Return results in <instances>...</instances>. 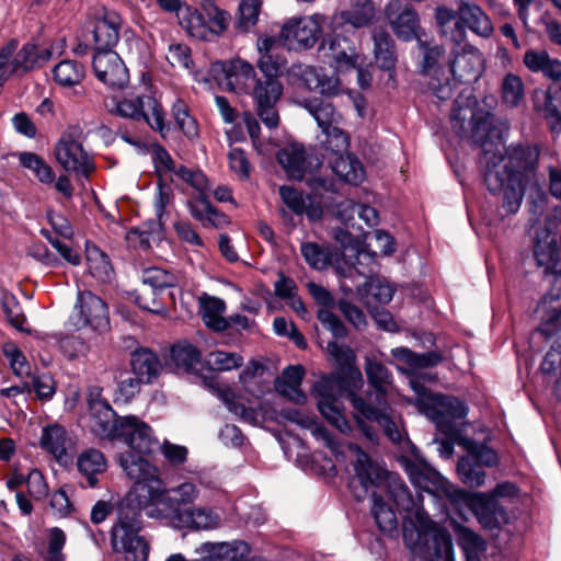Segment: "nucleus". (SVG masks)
<instances>
[{
	"label": "nucleus",
	"mask_w": 561,
	"mask_h": 561,
	"mask_svg": "<svg viewBox=\"0 0 561 561\" xmlns=\"http://www.w3.org/2000/svg\"><path fill=\"white\" fill-rule=\"evenodd\" d=\"M118 461L135 485L119 503L117 523L112 528V547L124 553L126 561H147L149 545L139 536L141 508H150L148 514L153 518L183 522L182 507L193 504L199 491L192 482L167 489L160 469L142 456L124 451Z\"/></svg>",
	"instance_id": "nucleus-1"
},
{
	"label": "nucleus",
	"mask_w": 561,
	"mask_h": 561,
	"mask_svg": "<svg viewBox=\"0 0 561 561\" xmlns=\"http://www.w3.org/2000/svg\"><path fill=\"white\" fill-rule=\"evenodd\" d=\"M356 459L353 462L355 478L363 489L368 491L388 480L389 494L396 506L407 513L409 520L403 525V540L413 556L425 561H454L453 541L450 535L435 527L430 516L422 510H414V501L408 486L396 476H390L378 463L371 461L369 456L357 446H351Z\"/></svg>",
	"instance_id": "nucleus-2"
},
{
	"label": "nucleus",
	"mask_w": 561,
	"mask_h": 561,
	"mask_svg": "<svg viewBox=\"0 0 561 561\" xmlns=\"http://www.w3.org/2000/svg\"><path fill=\"white\" fill-rule=\"evenodd\" d=\"M450 117L455 133L481 147L484 181L490 192L501 193L510 183L520 181V176L505 161L503 142L491 139L492 122L488 112L472 108L470 102L460 106L457 99Z\"/></svg>",
	"instance_id": "nucleus-3"
},
{
	"label": "nucleus",
	"mask_w": 561,
	"mask_h": 561,
	"mask_svg": "<svg viewBox=\"0 0 561 561\" xmlns=\"http://www.w3.org/2000/svg\"><path fill=\"white\" fill-rule=\"evenodd\" d=\"M91 431L100 438L123 440L135 456L151 454L158 439L151 427L134 415L117 417L108 402H94L90 409Z\"/></svg>",
	"instance_id": "nucleus-4"
},
{
	"label": "nucleus",
	"mask_w": 561,
	"mask_h": 561,
	"mask_svg": "<svg viewBox=\"0 0 561 561\" xmlns=\"http://www.w3.org/2000/svg\"><path fill=\"white\" fill-rule=\"evenodd\" d=\"M411 388L417 396L415 404L420 412L434 422L442 433L454 435L457 422L467 415L466 405L457 398L432 393L416 380L411 381Z\"/></svg>",
	"instance_id": "nucleus-5"
},
{
	"label": "nucleus",
	"mask_w": 561,
	"mask_h": 561,
	"mask_svg": "<svg viewBox=\"0 0 561 561\" xmlns=\"http://www.w3.org/2000/svg\"><path fill=\"white\" fill-rule=\"evenodd\" d=\"M450 71L462 83L476 82L483 73L485 59L479 48L467 42V31L459 24L450 31Z\"/></svg>",
	"instance_id": "nucleus-6"
},
{
	"label": "nucleus",
	"mask_w": 561,
	"mask_h": 561,
	"mask_svg": "<svg viewBox=\"0 0 561 561\" xmlns=\"http://www.w3.org/2000/svg\"><path fill=\"white\" fill-rule=\"evenodd\" d=\"M111 113L133 121H144L163 137L169 130L161 104L151 95L114 98L106 105Z\"/></svg>",
	"instance_id": "nucleus-7"
},
{
	"label": "nucleus",
	"mask_w": 561,
	"mask_h": 561,
	"mask_svg": "<svg viewBox=\"0 0 561 561\" xmlns=\"http://www.w3.org/2000/svg\"><path fill=\"white\" fill-rule=\"evenodd\" d=\"M324 23L321 14L293 18L284 24L279 39L289 50L309 49L319 41Z\"/></svg>",
	"instance_id": "nucleus-8"
},
{
	"label": "nucleus",
	"mask_w": 561,
	"mask_h": 561,
	"mask_svg": "<svg viewBox=\"0 0 561 561\" xmlns=\"http://www.w3.org/2000/svg\"><path fill=\"white\" fill-rule=\"evenodd\" d=\"M283 83L278 78H259L253 87L252 96L257 115L268 128L278 125L279 117L275 106L283 95Z\"/></svg>",
	"instance_id": "nucleus-9"
},
{
	"label": "nucleus",
	"mask_w": 561,
	"mask_h": 561,
	"mask_svg": "<svg viewBox=\"0 0 561 561\" xmlns=\"http://www.w3.org/2000/svg\"><path fill=\"white\" fill-rule=\"evenodd\" d=\"M55 158L67 172L77 175L89 176L94 170V164L81 142L71 134H64L55 146Z\"/></svg>",
	"instance_id": "nucleus-10"
},
{
	"label": "nucleus",
	"mask_w": 561,
	"mask_h": 561,
	"mask_svg": "<svg viewBox=\"0 0 561 561\" xmlns=\"http://www.w3.org/2000/svg\"><path fill=\"white\" fill-rule=\"evenodd\" d=\"M385 14L399 39L404 42L416 39L422 44L419 15L411 4L400 0H390L385 9Z\"/></svg>",
	"instance_id": "nucleus-11"
},
{
	"label": "nucleus",
	"mask_w": 561,
	"mask_h": 561,
	"mask_svg": "<svg viewBox=\"0 0 561 561\" xmlns=\"http://www.w3.org/2000/svg\"><path fill=\"white\" fill-rule=\"evenodd\" d=\"M77 329L91 325L101 329L108 324V308L106 304L91 291L78 295L75 314L71 318Z\"/></svg>",
	"instance_id": "nucleus-12"
},
{
	"label": "nucleus",
	"mask_w": 561,
	"mask_h": 561,
	"mask_svg": "<svg viewBox=\"0 0 561 561\" xmlns=\"http://www.w3.org/2000/svg\"><path fill=\"white\" fill-rule=\"evenodd\" d=\"M95 77L111 88L122 89L129 80L122 58L113 50L96 51L92 60Z\"/></svg>",
	"instance_id": "nucleus-13"
},
{
	"label": "nucleus",
	"mask_w": 561,
	"mask_h": 561,
	"mask_svg": "<svg viewBox=\"0 0 561 561\" xmlns=\"http://www.w3.org/2000/svg\"><path fill=\"white\" fill-rule=\"evenodd\" d=\"M348 399L354 410H356L367 421L378 423L383 428L385 434L390 440L393 443H400L403 439V431L391 416V410L387 403L373 407L355 393H350Z\"/></svg>",
	"instance_id": "nucleus-14"
},
{
	"label": "nucleus",
	"mask_w": 561,
	"mask_h": 561,
	"mask_svg": "<svg viewBox=\"0 0 561 561\" xmlns=\"http://www.w3.org/2000/svg\"><path fill=\"white\" fill-rule=\"evenodd\" d=\"M122 20L114 11L103 9L92 22V38L96 51L112 50L119 38Z\"/></svg>",
	"instance_id": "nucleus-15"
},
{
	"label": "nucleus",
	"mask_w": 561,
	"mask_h": 561,
	"mask_svg": "<svg viewBox=\"0 0 561 561\" xmlns=\"http://www.w3.org/2000/svg\"><path fill=\"white\" fill-rule=\"evenodd\" d=\"M291 72L310 91L329 96L340 92V80L335 75L327 76L321 69L309 65H295Z\"/></svg>",
	"instance_id": "nucleus-16"
},
{
	"label": "nucleus",
	"mask_w": 561,
	"mask_h": 561,
	"mask_svg": "<svg viewBox=\"0 0 561 561\" xmlns=\"http://www.w3.org/2000/svg\"><path fill=\"white\" fill-rule=\"evenodd\" d=\"M523 64L525 68L545 79L559 83L561 82V60L551 56L545 48H529L524 53Z\"/></svg>",
	"instance_id": "nucleus-17"
},
{
	"label": "nucleus",
	"mask_w": 561,
	"mask_h": 561,
	"mask_svg": "<svg viewBox=\"0 0 561 561\" xmlns=\"http://www.w3.org/2000/svg\"><path fill=\"white\" fill-rule=\"evenodd\" d=\"M559 256L554 233L547 226L538 228L534 239V257L537 265L542 267L546 274H556Z\"/></svg>",
	"instance_id": "nucleus-18"
},
{
	"label": "nucleus",
	"mask_w": 561,
	"mask_h": 561,
	"mask_svg": "<svg viewBox=\"0 0 561 561\" xmlns=\"http://www.w3.org/2000/svg\"><path fill=\"white\" fill-rule=\"evenodd\" d=\"M457 13L459 20L454 23L453 30L460 24L465 30L467 26L473 34L482 38H490L493 35V23L480 5L460 1Z\"/></svg>",
	"instance_id": "nucleus-19"
},
{
	"label": "nucleus",
	"mask_w": 561,
	"mask_h": 561,
	"mask_svg": "<svg viewBox=\"0 0 561 561\" xmlns=\"http://www.w3.org/2000/svg\"><path fill=\"white\" fill-rule=\"evenodd\" d=\"M51 57L53 50L47 49L44 45L25 43L19 50L14 51L11 68L15 75H24L43 67Z\"/></svg>",
	"instance_id": "nucleus-20"
},
{
	"label": "nucleus",
	"mask_w": 561,
	"mask_h": 561,
	"mask_svg": "<svg viewBox=\"0 0 561 561\" xmlns=\"http://www.w3.org/2000/svg\"><path fill=\"white\" fill-rule=\"evenodd\" d=\"M199 554H206L208 561H261L249 559L250 547L247 542H204L198 549Z\"/></svg>",
	"instance_id": "nucleus-21"
},
{
	"label": "nucleus",
	"mask_w": 561,
	"mask_h": 561,
	"mask_svg": "<svg viewBox=\"0 0 561 561\" xmlns=\"http://www.w3.org/2000/svg\"><path fill=\"white\" fill-rule=\"evenodd\" d=\"M207 387L217 396L227 409L243 422L256 424L257 411L253 407H248L242 398L229 386H220L215 380L206 381Z\"/></svg>",
	"instance_id": "nucleus-22"
},
{
	"label": "nucleus",
	"mask_w": 561,
	"mask_h": 561,
	"mask_svg": "<svg viewBox=\"0 0 561 561\" xmlns=\"http://www.w3.org/2000/svg\"><path fill=\"white\" fill-rule=\"evenodd\" d=\"M504 153L507 156L506 161L514 173L520 176L522 182L524 178L537 169L540 152L536 145H513L508 149H505Z\"/></svg>",
	"instance_id": "nucleus-23"
},
{
	"label": "nucleus",
	"mask_w": 561,
	"mask_h": 561,
	"mask_svg": "<svg viewBox=\"0 0 561 561\" xmlns=\"http://www.w3.org/2000/svg\"><path fill=\"white\" fill-rule=\"evenodd\" d=\"M325 56L331 59L334 67L339 70H348L357 68L359 56L351 42L344 37L335 36L328 43V47L323 46Z\"/></svg>",
	"instance_id": "nucleus-24"
},
{
	"label": "nucleus",
	"mask_w": 561,
	"mask_h": 561,
	"mask_svg": "<svg viewBox=\"0 0 561 561\" xmlns=\"http://www.w3.org/2000/svg\"><path fill=\"white\" fill-rule=\"evenodd\" d=\"M277 160L287 175L295 180H302L309 168L306 150L297 144L282 148L277 152Z\"/></svg>",
	"instance_id": "nucleus-25"
},
{
	"label": "nucleus",
	"mask_w": 561,
	"mask_h": 561,
	"mask_svg": "<svg viewBox=\"0 0 561 561\" xmlns=\"http://www.w3.org/2000/svg\"><path fill=\"white\" fill-rule=\"evenodd\" d=\"M375 15L371 0H351V7L336 14L333 19L335 25L351 24L355 28L368 25Z\"/></svg>",
	"instance_id": "nucleus-26"
},
{
	"label": "nucleus",
	"mask_w": 561,
	"mask_h": 561,
	"mask_svg": "<svg viewBox=\"0 0 561 561\" xmlns=\"http://www.w3.org/2000/svg\"><path fill=\"white\" fill-rule=\"evenodd\" d=\"M79 472L85 478L90 488H94L99 479L107 469V462L104 455L94 448L83 450L77 460Z\"/></svg>",
	"instance_id": "nucleus-27"
},
{
	"label": "nucleus",
	"mask_w": 561,
	"mask_h": 561,
	"mask_svg": "<svg viewBox=\"0 0 561 561\" xmlns=\"http://www.w3.org/2000/svg\"><path fill=\"white\" fill-rule=\"evenodd\" d=\"M69 445L70 440L64 427L53 425L43 430L41 446L51 454L59 463L66 465L68 462L67 450Z\"/></svg>",
	"instance_id": "nucleus-28"
},
{
	"label": "nucleus",
	"mask_w": 561,
	"mask_h": 561,
	"mask_svg": "<svg viewBox=\"0 0 561 561\" xmlns=\"http://www.w3.org/2000/svg\"><path fill=\"white\" fill-rule=\"evenodd\" d=\"M365 373L369 385L376 390V401L378 404L386 403L385 397L392 388V376L386 366L374 359L366 358Z\"/></svg>",
	"instance_id": "nucleus-29"
},
{
	"label": "nucleus",
	"mask_w": 561,
	"mask_h": 561,
	"mask_svg": "<svg viewBox=\"0 0 561 561\" xmlns=\"http://www.w3.org/2000/svg\"><path fill=\"white\" fill-rule=\"evenodd\" d=\"M330 163L334 174L345 183L358 185L365 178L362 162L353 154H337Z\"/></svg>",
	"instance_id": "nucleus-30"
},
{
	"label": "nucleus",
	"mask_w": 561,
	"mask_h": 561,
	"mask_svg": "<svg viewBox=\"0 0 561 561\" xmlns=\"http://www.w3.org/2000/svg\"><path fill=\"white\" fill-rule=\"evenodd\" d=\"M375 59L377 65L389 71V80H393V72L397 62L394 42L383 30H376L374 33Z\"/></svg>",
	"instance_id": "nucleus-31"
},
{
	"label": "nucleus",
	"mask_w": 561,
	"mask_h": 561,
	"mask_svg": "<svg viewBox=\"0 0 561 561\" xmlns=\"http://www.w3.org/2000/svg\"><path fill=\"white\" fill-rule=\"evenodd\" d=\"M178 20L181 27L191 37L205 41L210 35L209 24L196 8L187 4L184 8H181L178 13Z\"/></svg>",
	"instance_id": "nucleus-32"
},
{
	"label": "nucleus",
	"mask_w": 561,
	"mask_h": 561,
	"mask_svg": "<svg viewBox=\"0 0 561 561\" xmlns=\"http://www.w3.org/2000/svg\"><path fill=\"white\" fill-rule=\"evenodd\" d=\"M266 367L257 362L251 360L239 375V381L245 392L260 398L268 389V382L264 380Z\"/></svg>",
	"instance_id": "nucleus-33"
},
{
	"label": "nucleus",
	"mask_w": 561,
	"mask_h": 561,
	"mask_svg": "<svg viewBox=\"0 0 561 561\" xmlns=\"http://www.w3.org/2000/svg\"><path fill=\"white\" fill-rule=\"evenodd\" d=\"M53 79L61 88L79 85L85 77V67L75 59H65L53 68Z\"/></svg>",
	"instance_id": "nucleus-34"
},
{
	"label": "nucleus",
	"mask_w": 561,
	"mask_h": 561,
	"mask_svg": "<svg viewBox=\"0 0 561 561\" xmlns=\"http://www.w3.org/2000/svg\"><path fill=\"white\" fill-rule=\"evenodd\" d=\"M171 363L185 373H196L202 366L201 352L187 342H180L172 346Z\"/></svg>",
	"instance_id": "nucleus-35"
},
{
	"label": "nucleus",
	"mask_w": 561,
	"mask_h": 561,
	"mask_svg": "<svg viewBox=\"0 0 561 561\" xmlns=\"http://www.w3.org/2000/svg\"><path fill=\"white\" fill-rule=\"evenodd\" d=\"M130 365L134 375L139 376L146 382L156 378L161 369L157 355L147 348H140L131 353Z\"/></svg>",
	"instance_id": "nucleus-36"
},
{
	"label": "nucleus",
	"mask_w": 561,
	"mask_h": 561,
	"mask_svg": "<svg viewBox=\"0 0 561 561\" xmlns=\"http://www.w3.org/2000/svg\"><path fill=\"white\" fill-rule=\"evenodd\" d=\"M502 104L510 108H518L525 102V83L520 76L508 72L501 82Z\"/></svg>",
	"instance_id": "nucleus-37"
},
{
	"label": "nucleus",
	"mask_w": 561,
	"mask_h": 561,
	"mask_svg": "<svg viewBox=\"0 0 561 561\" xmlns=\"http://www.w3.org/2000/svg\"><path fill=\"white\" fill-rule=\"evenodd\" d=\"M226 304L222 299L216 297H205L201 300V313L205 324L215 330L224 331L228 328V322L224 318Z\"/></svg>",
	"instance_id": "nucleus-38"
},
{
	"label": "nucleus",
	"mask_w": 561,
	"mask_h": 561,
	"mask_svg": "<svg viewBox=\"0 0 561 561\" xmlns=\"http://www.w3.org/2000/svg\"><path fill=\"white\" fill-rule=\"evenodd\" d=\"M305 107L314 117L322 130L340 125L342 121L341 114L335 111L333 105L322 99L306 101Z\"/></svg>",
	"instance_id": "nucleus-39"
},
{
	"label": "nucleus",
	"mask_w": 561,
	"mask_h": 561,
	"mask_svg": "<svg viewBox=\"0 0 561 561\" xmlns=\"http://www.w3.org/2000/svg\"><path fill=\"white\" fill-rule=\"evenodd\" d=\"M20 164L30 170L42 184H53L55 182V172L53 168L41 156L23 151L18 154Z\"/></svg>",
	"instance_id": "nucleus-40"
},
{
	"label": "nucleus",
	"mask_w": 561,
	"mask_h": 561,
	"mask_svg": "<svg viewBox=\"0 0 561 561\" xmlns=\"http://www.w3.org/2000/svg\"><path fill=\"white\" fill-rule=\"evenodd\" d=\"M87 263L90 274L100 282L111 278L113 268L108 256L95 245L87 247Z\"/></svg>",
	"instance_id": "nucleus-41"
},
{
	"label": "nucleus",
	"mask_w": 561,
	"mask_h": 561,
	"mask_svg": "<svg viewBox=\"0 0 561 561\" xmlns=\"http://www.w3.org/2000/svg\"><path fill=\"white\" fill-rule=\"evenodd\" d=\"M172 116L183 135L193 140L198 136V124L190 114V108L183 100L178 99L172 105Z\"/></svg>",
	"instance_id": "nucleus-42"
},
{
	"label": "nucleus",
	"mask_w": 561,
	"mask_h": 561,
	"mask_svg": "<svg viewBox=\"0 0 561 561\" xmlns=\"http://www.w3.org/2000/svg\"><path fill=\"white\" fill-rule=\"evenodd\" d=\"M392 355L414 368L433 367L442 362L443 357L436 352L416 354L409 348L398 347L392 350Z\"/></svg>",
	"instance_id": "nucleus-43"
},
{
	"label": "nucleus",
	"mask_w": 561,
	"mask_h": 561,
	"mask_svg": "<svg viewBox=\"0 0 561 561\" xmlns=\"http://www.w3.org/2000/svg\"><path fill=\"white\" fill-rule=\"evenodd\" d=\"M517 494V488L512 482H502L491 493H477L476 506L480 510L494 511L497 497H513Z\"/></svg>",
	"instance_id": "nucleus-44"
},
{
	"label": "nucleus",
	"mask_w": 561,
	"mask_h": 561,
	"mask_svg": "<svg viewBox=\"0 0 561 561\" xmlns=\"http://www.w3.org/2000/svg\"><path fill=\"white\" fill-rule=\"evenodd\" d=\"M320 413L336 427L341 433L347 434L351 431V425L345 416L341 413L335 399L331 397H322L318 402Z\"/></svg>",
	"instance_id": "nucleus-45"
},
{
	"label": "nucleus",
	"mask_w": 561,
	"mask_h": 561,
	"mask_svg": "<svg viewBox=\"0 0 561 561\" xmlns=\"http://www.w3.org/2000/svg\"><path fill=\"white\" fill-rule=\"evenodd\" d=\"M373 514L382 533H392L397 529L398 522L393 510L383 502L381 496L373 494Z\"/></svg>",
	"instance_id": "nucleus-46"
},
{
	"label": "nucleus",
	"mask_w": 561,
	"mask_h": 561,
	"mask_svg": "<svg viewBox=\"0 0 561 561\" xmlns=\"http://www.w3.org/2000/svg\"><path fill=\"white\" fill-rule=\"evenodd\" d=\"M205 363L214 371H228L241 367L243 357L234 352L214 351L207 355Z\"/></svg>",
	"instance_id": "nucleus-47"
},
{
	"label": "nucleus",
	"mask_w": 561,
	"mask_h": 561,
	"mask_svg": "<svg viewBox=\"0 0 561 561\" xmlns=\"http://www.w3.org/2000/svg\"><path fill=\"white\" fill-rule=\"evenodd\" d=\"M457 471L460 480L471 488H478L484 483L485 472L483 471V467L474 460H471V458H460L457 465Z\"/></svg>",
	"instance_id": "nucleus-48"
},
{
	"label": "nucleus",
	"mask_w": 561,
	"mask_h": 561,
	"mask_svg": "<svg viewBox=\"0 0 561 561\" xmlns=\"http://www.w3.org/2000/svg\"><path fill=\"white\" fill-rule=\"evenodd\" d=\"M185 522L196 529H215L220 526L221 518L210 508L197 507L185 511Z\"/></svg>",
	"instance_id": "nucleus-49"
},
{
	"label": "nucleus",
	"mask_w": 561,
	"mask_h": 561,
	"mask_svg": "<svg viewBox=\"0 0 561 561\" xmlns=\"http://www.w3.org/2000/svg\"><path fill=\"white\" fill-rule=\"evenodd\" d=\"M458 545L462 549L465 557H482L485 552V541L474 531L466 527L458 529Z\"/></svg>",
	"instance_id": "nucleus-50"
},
{
	"label": "nucleus",
	"mask_w": 561,
	"mask_h": 561,
	"mask_svg": "<svg viewBox=\"0 0 561 561\" xmlns=\"http://www.w3.org/2000/svg\"><path fill=\"white\" fill-rule=\"evenodd\" d=\"M142 283L144 288L153 289L157 291L158 289H164L167 287H172L176 283V277L160 267H149L144 271L142 274Z\"/></svg>",
	"instance_id": "nucleus-51"
},
{
	"label": "nucleus",
	"mask_w": 561,
	"mask_h": 561,
	"mask_svg": "<svg viewBox=\"0 0 561 561\" xmlns=\"http://www.w3.org/2000/svg\"><path fill=\"white\" fill-rule=\"evenodd\" d=\"M462 446L466 448L468 455L466 458H471L482 467H493L497 462L496 454L483 444H479L471 439H463Z\"/></svg>",
	"instance_id": "nucleus-52"
},
{
	"label": "nucleus",
	"mask_w": 561,
	"mask_h": 561,
	"mask_svg": "<svg viewBox=\"0 0 561 561\" xmlns=\"http://www.w3.org/2000/svg\"><path fill=\"white\" fill-rule=\"evenodd\" d=\"M301 255L304 256L305 261L316 270H324L327 268L330 263V255L329 253L321 248L319 244L314 242H306L301 244L300 248Z\"/></svg>",
	"instance_id": "nucleus-53"
},
{
	"label": "nucleus",
	"mask_w": 561,
	"mask_h": 561,
	"mask_svg": "<svg viewBox=\"0 0 561 561\" xmlns=\"http://www.w3.org/2000/svg\"><path fill=\"white\" fill-rule=\"evenodd\" d=\"M262 0H241L239 4L238 27L242 31H249L259 20Z\"/></svg>",
	"instance_id": "nucleus-54"
},
{
	"label": "nucleus",
	"mask_w": 561,
	"mask_h": 561,
	"mask_svg": "<svg viewBox=\"0 0 561 561\" xmlns=\"http://www.w3.org/2000/svg\"><path fill=\"white\" fill-rule=\"evenodd\" d=\"M542 95L543 105L540 106L536 103V110L542 112L546 118H551L561 123V90L548 88Z\"/></svg>",
	"instance_id": "nucleus-55"
},
{
	"label": "nucleus",
	"mask_w": 561,
	"mask_h": 561,
	"mask_svg": "<svg viewBox=\"0 0 561 561\" xmlns=\"http://www.w3.org/2000/svg\"><path fill=\"white\" fill-rule=\"evenodd\" d=\"M322 131L327 136L324 141L327 150H331L334 156L342 154L347 151L350 138L340 125H334L328 129H323Z\"/></svg>",
	"instance_id": "nucleus-56"
},
{
	"label": "nucleus",
	"mask_w": 561,
	"mask_h": 561,
	"mask_svg": "<svg viewBox=\"0 0 561 561\" xmlns=\"http://www.w3.org/2000/svg\"><path fill=\"white\" fill-rule=\"evenodd\" d=\"M175 175L194 188L197 194L207 193L209 190L208 180L201 170L188 169L184 165H180L175 170Z\"/></svg>",
	"instance_id": "nucleus-57"
},
{
	"label": "nucleus",
	"mask_w": 561,
	"mask_h": 561,
	"mask_svg": "<svg viewBox=\"0 0 561 561\" xmlns=\"http://www.w3.org/2000/svg\"><path fill=\"white\" fill-rule=\"evenodd\" d=\"M279 196L282 202L295 215H304V211L306 210L305 203L309 201V195H305L301 191H298L293 186L283 185L279 187Z\"/></svg>",
	"instance_id": "nucleus-58"
},
{
	"label": "nucleus",
	"mask_w": 561,
	"mask_h": 561,
	"mask_svg": "<svg viewBox=\"0 0 561 561\" xmlns=\"http://www.w3.org/2000/svg\"><path fill=\"white\" fill-rule=\"evenodd\" d=\"M503 196V207L506 213L515 214L519 209L522 205V201L524 197V184L522 181L515 183H510L504 190H502Z\"/></svg>",
	"instance_id": "nucleus-59"
},
{
	"label": "nucleus",
	"mask_w": 561,
	"mask_h": 561,
	"mask_svg": "<svg viewBox=\"0 0 561 561\" xmlns=\"http://www.w3.org/2000/svg\"><path fill=\"white\" fill-rule=\"evenodd\" d=\"M2 307L8 322L15 329L23 331L26 318L18 300L13 296L5 295L2 299Z\"/></svg>",
	"instance_id": "nucleus-60"
},
{
	"label": "nucleus",
	"mask_w": 561,
	"mask_h": 561,
	"mask_svg": "<svg viewBox=\"0 0 561 561\" xmlns=\"http://www.w3.org/2000/svg\"><path fill=\"white\" fill-rule=\"evenodd\" d=\"M152 161L160 178L170 172L175 174V170L179 168L175 165L170 153L160 145H156L152 148Z\"/></svg>",
	"instance_id": "nucleus-61"
},
{
	"label": "nucleus",
	"mask_w": 561,
	"mask_h": 561,
	"mask_svg": "<svg viewBox=\"0 0 561 561\" xmlns=\"http://www.w3.org/2000/svg\"><path fill=\"white\" fill-rule=\"evenodd\" d=\"M256 65L263 73V78H278L285 65V59L278 55L265 54L260 56Z\"/></svg>",
	"instance_id": "nucleus-62"
},
{
	"label": "nucleus",
	"mask_w": 561,
	"mask_h": 561,
	"mask_svg": "<svg viewBox=\"0 0 561 561\" xmlns=\"http://www.w3.org/2000/svg\"><path fill=\"white\" fill-rule=\"evenodd\" d=\"M160 451L168 463L173 467L183 465L188 455V450L185 446L172 444L169 440H164L161 444Z\"/></svg>",
	"instance_id": "nucleus-63"
},
{
	"label": "nucleus",
	"mask_w": 561,
	"mask_h": 561,
	"mask_svg": "<svg viewBox=\"0 0 561 561\" xmlns=\"http://www.w3.org/2000/svg\"><path fill=\"white\" fill-rule=\"evenodd\" d=\"M337 308L345 319L357 330H363L367 325L366 317L360 308L346 300H340Z\"/></svg>",
	"instance_id": "nucleus-64"
}]
</instances>
